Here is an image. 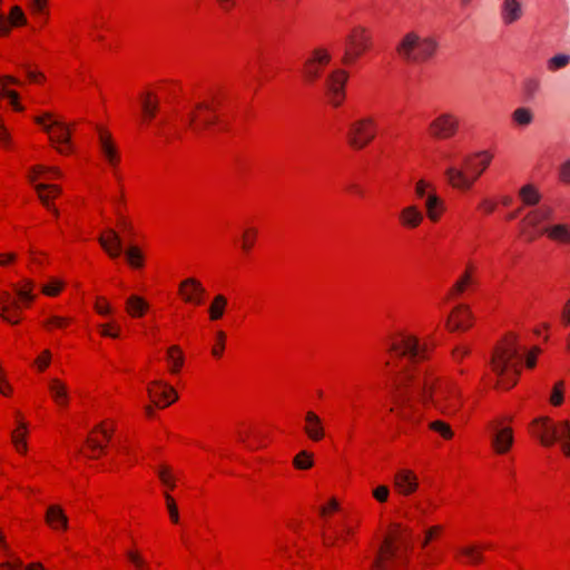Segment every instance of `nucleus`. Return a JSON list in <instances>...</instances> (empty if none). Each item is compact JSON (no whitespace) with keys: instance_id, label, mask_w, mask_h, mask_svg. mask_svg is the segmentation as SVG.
Returning a JSON list of instances; mask_svg holds the SVG:
<instances>
[{"instance_id":"f257e3e1","label":"nucleus","mask_w":570,"mask_h":570,"mask_svg":"<svg viewBox=\"0 0 570 570\" xmlns=\"http://www.w3.org/2000/svg\"><path fill=\"white\" fill-rule=\"evenodd\" d=\"M390 350L399 356L406 357L407 362L401 370L400 383L395 386L400 393L396 402L400 405L399 416L410 421L412 397L417 396L423 403H431L442 413L452 414L459 409L460 391L452 382L435 384V377L430 370L420 365V361L426 357V344H420L413 335H402L400 340L392 342Z\"/></svg>"},{"instance_id":"f03ea898","label":"nucleus","mask_w":570,"mask_h":570,"mask_svg":"<svg viewBox=\"0 0 570 570\" xmlns=\"http://www.w3.org/2000/svg\"><path fill=\"white\" fill-rule=\"evenodd\" d=\"M519 352L517 337L511 334L505 337L502 345L495 347L492 354V370L500 377L498 382L499 386L504 390L513 387L517 383V377L520 374Z\"/></svg>"},{"instance_id":"7ed1b4c3","label":"nucleus","mask_w":570,"mask_h":570,"mask_svg":"<svg viewBox=\"0 0 570 570\" xmlns=\"http://www.w3.org/2000/svg\"><path fill=\"white\" fill-rule=\"evenodd\" d=\"M492 155L481 150L463 158V167L450 166L445 169L449 184L460 190H469L488 168Z\"/></svg>"},{"instance_id":"20e7f679","label":"nucleus","mask_w":570,"mask_h":570,"mask_svg":"<svg viewBox=\"0 0 570 570\" xmlns=\"http://www.w3.org/2000/svg\"><path fill=\"white\" fill-rule=\"evenodd\" d=\"M440 43L434 36H421L417 31L411 30L404 33L396 45V52L406 62L421 63L432 59Z\"/></svg>"},{"instance_id":"39448f33","label":"nucleus","mask_w":570,"mask_h":570,"mask_svg":"<svg viewBox=\"0 0 570 570\" xmlns=\"http://www.w3.org/2000/svg\"><path fill=\"white\" fill-rule=\"evenodd\" d=\"M35 121L41 125L43 130L49 134L52 144L57 145L60 154H67L71 150L69 127L61 120L53 119L52 114L45 112L36 117Z\"/></svg>"},{"instance_id":"423d86ee","label":"nucleus","mask_w":570,"mask_h":570,"mask_svg":"<svg viewBox=\"0 0 570 570\" xmlns=\"http://www.w3.org/2000/svg\"><path fill=\"white\" fill-rule=\"evenodd\" d=\"M395 540L400 542V546L394 544L391 539L385 540L373 563L372 570H395L397 564L402 562L400 547H407L406 538L403 532H400L396 534Z\"/></svg>"},{"instance_id":"0eeeda50","label":"nucleus","mask_w":570,"mask_h":570,"mask_svg":"<svg viewBox=\"0 0 570 570\" xmlns=\"http://www.w3.org/2000/svg\"><path fill=\"white\" fill-rule=\"evenodd\" d=\"M553 215V208L547 205L534 208L524 216L522 219L523 227L521 234L528 242H533L538 236L543 235L541 226L542 223L550 220Z\"/></svg>"},{"instance_id":"6e6552de","label":"nucleus","mask_w":570,"mask_h":570,"mask_svg":"<svg viewBox=\"0 0 570 570\" xmlns=\"http://www.w3.org/2000/svg\"><path fill=\"white\" fill-rule=\"evenodd\" d=\"M371 37L364 27H355L346 38L343 63L354 62L370 47Z\"/></svg>"},{"instance_id":"1a4fd4ad","label":"nucleus","mask_w":570,"mask_h":570,"mask_svg":"<svg viewBox=\"0 0 570 570\" xmlns=\"http://www.w3.org/2000/svg\"><path fill=\"white\" fill-rule=\"evenodd\" d=\"M375 137V124L372 118H363L350 125L347 140L351 147L362 149Z\"/></svg>"},{"instance_id":"9d476101","label":"nucleus","mask_w":570,"mask_h":570,"mask_svg":"<svg viewBox=\"0 0 570 570\" xmlns=\"http://www.w3.org/2000/svg\"><path fill=\"white\" fill-rule=\"evenodd\" d=\"M331 61V53L325 48H315L303 65V75L308 83H314L322 76V70Z\"/></svg>"},{"instance_id":"9b49d317","label":"nucleus","mask_w":570,"mask_h":570,"mask_svg":"<svg viewBox=\"0 0 570 570\" xmlns=\"http://www.w3.org/2000/svg\"><path fill=\"white\" fill-rule=\"evenodd\" d=\"M460 127L459 118L452 112H442L429 125V132L435 139H449L453 137Z\"/></svg>"},{"instance_id":"f8f14e48","label":"nucleus","mask_w":570,"mask_h":570,"mask_svg":"<svg viewBox=\"0 0 570 570\" xmlns=\"http://www.w3.org/2000/svg\"><path fill=\"white\" fill-rule=\"evenodd\" d=\"M348 73L343 69L333 70L326 78L324 88L331 104L340 106L345 97L344 88Z\"/></svg>"},{"instance_id":"ddd939ff","label":"nucleus","mask_w":570,"mask_h":570,"mask_svg":"<svg viewBox=\"0 0 570 570\" xmlns=\"http://www.w3.org/2000/svg\"><path fill=\"white\" fill-rule=\"evenodd\" d=\"M148 395L153 402L160 407L168 406L177 400L175 390L160 381H155L151 386L148 387Z\"/></svg>"},{"instance_id":"4468645a","label":"nucleus","mask_w":570,"mask_h":570,"mask_svg":"<svg viewBox=\"0 0 570 570\" xmlns=\"http://www.w3.org/2000/svg\"><path fill=\"white\" fill-rule=\"evenodd\" d=\"M554 425L548 417H539L532 422V432L538 436L544 446H550L556 442Z\"/></svg>"},{"instance_id":"2eb2a0df","label":"nucleus","mask_w":570,"mask_h":570,"mask_svg":"<svg viewBox=\"0 0 570 570\" xmlns=\"http://www.w3.org/2000/svg\"><path fill=\"white\" fill-rule=\"evenodd\" d=\"M179 293L183 295L185 302L202 304V297L205 294V288L202 283L195 278H187L179 285Z\"/></svg>"},{"instance_id":"dca6fc26","label":"nucleus","mask_w":570,"mask_h":570,"mask_svg":"<svg viewBox=\"0 0 570 570\" xmlns=\"http://www.w3.org/2000/svg\"><path fill=\"white\" fill-rule=\"evenodd\" d=\"M472 314L464 305H459L450 315L446 326L450 331H465L471 327Z\"/></svg>"},{"instance_id":"f3484780","label":"nucleus","mask_w":570,"mask_h":570,"mask_svg":"<svg viewBox=\"0 0 570 570\" xmlns=\"http://www.w3.org/2000/svg\"><path fill=\"white\" fill-rule=\"evenodd\" d=\"M98 242L111 258L119 257L124 252L122 240L119 234L114 229H108L107 236L100 235Z\"/></svg>"},{"instance_id":"a211bd4d","label":"nucleus","mask_w":570,"mask_h":570,"mask_svg":"<svg viewBox=\"0 0 570 570\" xmlns=\"http://www.w3.org/2000/svg\"><path fill=\"white\" fill-rule=\"evenodd\" d=\"M394 485L404 495L413 493L417 489V479L410 470H401L394 476Z\"/></svg>"},{"instance_id":"6ab92c4d","label":"nucleus","mask_w":570,"mask_h":570,"mask_svg":"<svg viewBox=\"0 0 570 570\" xmlns=\"http://www.w3.org/2000/svg\"><path fill=\"white\" fill-rule=\"evenodd\" d=\"M523 16V8L519 0H503L501 6V19L507 26L513 24Z\"/></svg>"},{"instance_id":"aec40b11","label":"nucleus","mask_w":570,"mask_h":570,"mask_svg":"<svg viewBox=\"0 0 570 570\" xmlns=\"http://www.w3.org/2000/svg\"><path fill=\"white\" fill-rule=\"evenodd\" d=\"M542 233L556 243L562 245L570 244V224L547 225L542 228Z\"/></svg>"},{"instance_id":"412c9836","label":"nucleus","mask_w":570,"mask_h":570,"mask_svg":"<svg viewBox=\"0 0 570 570\" xmlns=\"http://www.w3.org/2000/svg\"><path fill=\"white\" fill-rule=\"evenodd\" d=\"M304 431L312 441H320L324 438V428L321 417L313 411L305 414Z\"/></svg>"},{"instance_id":"4be33fe9","label":"nucleus","mask_w":570,"mask_h":570,"mask_svg":"<svg viewBox=\"0 0 570 570\" xmlns=\"http://www.w3.org/2000/svg\"><path fill=\"white\" fill-rule=\"evenodd\" d=\"M26 16L18 6L12 7L8 18L0 12V36L7 35L10 31V23L12 26H22L26 24Z\"/></svg>"},{"instance_id":"5701e85b","label":"nucleus","mask_w":570,"mask_h":570,"mask_svg":"<svg viewBox=\"0 0 570 570\" xmlns=\"http://www.w3.org/2000/svg\"><path fill=\"white\" fill-rule=\"evenodd\" d=\"M20 308L18 301L13 299L8 292L0 294V317L11 324H17L18 320L10 313L17 312Z\"/></svg>"},{"instance_id":"b1692460","label":"nucleus","mask_w":570,"mask_h":570,"mask_svg":"<svg viewBox=\"0 0 570 570\" xmlns=\"http://www.w3.org/2000/svg\"><path fill=\"white\" fill-rule=\"evenodd\" d=\"M512 444L513 432L510 428L497 430L492 436V445L499 454L508 452Z\"/></svg>"},{"instance_id":"393cba45","label":"nucleus","mask_w":570,"mask_h":570,"mask_svg":"<svg viewBox=\"0 0 570 570\" xmlns=\"http://www.w3.org/2000/svg\"><path fill=\"white\" fill-rule=\"evenodd\" d=\"M423 218L422 212L415 205L406 206L400 213L401 224L406 228H416Z\"/></svg>"},{"instance_id":"a878e982","label":"nucleus","mask_w":570,"mask_h":570,"mask_svg":"<svg viewBox=\"0 0 570 570\" xmlns=\"http://www.w3.org/2000/svg\"><path fill=\"white\" fill-rule=\"evenodd\" d=\"M99 132V145L102 154L105 155L108 163L115 166L118 161V155L116 147L111 140V136L109 132L104 129H98Z\"/></svg>"},{"instance_id":"bb28decb","label":"nucleus","mask_w":570,"mask_h":570,"mask_svg":"<svg viewBox=\"0 0 570 570\" xmlns=\"http://www.w3.org/2000/svg\"><path fill=\"white\" fill-rule=\"evenodd\" d=\"M46 521L55 530L68 528V518L59 505H50L47 509Z\"/></svg>"},{"instance_id":"cd10ccee","label":"nucleus","mask_w":570,"mask_h":570,"mask_svg":"<svg viewBox=\"0 0 570 570\" xmlns=\"http://www.w3.org/2000/svg\"><path fill=\"white\" fill-rule=\"evenodd\" d=\"M148 303L138 295H130L126 301V311L131 317H141L148 311Z\"/></svg>"},{"instance_id":"c85d7f7f","label":"nucleus","mask_w":570,"mask_h":570,"mask_svg":"<svg viewBox=\"0 0 570 570\" xmlns=\"http://www.w3.org/2000/svg\"><path fill=\"white\" fill-rule=\"evenodd\" d=\"M426 215L432 222H436L440 218L441 212L443 210V202L434 193H429L425 199Z\"/></svg>"},{"instance_id":"c756f323","label":"nucleus","mask_w":570,"mask_h":570,"mask_svg":"<svg viewBox=\"0 0 570 570\" xmlns=\"http://www.w3.org/2000/svg\"><path fill=\"white\" fill-rule=\"evenodd\" d=\"M36 189L42 204L47 208L52 209L55 215H58V210L51 207L49 199L50 197H56L60 193L59 187L56 185L39 184L36 186Z\"/></svg>"},{"instance_id":"7c9ffc66","label":"nucleus","mask_w":570,"mask_h":570,"mask_svg":"<svg viewBox=\"0 0 570 570\" xmlns=\"http://www.w3.org/2000/svg\"><path fill=\"white\" fill-rule=\"evenodd\" d=\"M159 101L158 98L151 92H147L141 97V109L144 116L148 119H151L156 116L158 110Z\"/></svg>"},{"instance_id":"2f4dec72","label":"nucleus","mask_w":570,"mask_h":570,"mask_svg":"<svg viewBox=\"0 0 570 570\" xmlns=\"http://www.w3.org/2000/svg\"><path fill=\"white\" fill-rule=\"evenodd\" d=\"M511 117H512L513 122L520 127H527V126L531 125L534 120V114L528 107L517 108L512 112Z\"/></svg>"},{"instance_id":"473e14b6","label":"nucleus","mask_w":570,"mask_h":570,"mask_svg":"<svg viewBox=\"0 0 570 570\" xmlns=\"http://www.w3.org/2000/svg\"><path fill=\"white\" fill-rule=\"evenodd\" d=\"M227 306V298L218 294L213 298V302L208 308L209 318L212 321H217L223 317L225 308Z\"/></svg>"},{"instance_id":"72a5a7b5","label":"nucleus","mask_w":570,"mask_h":570,"mask_svg":"<svg viewBox=\"0 0 570 570\" xmlns=\"http://www.w3.org/2000/svg\"><path fill=\"white\" fill-rule=\"evenodd\" d=\"M33 282L31 279H23L22 285L18 286L14 285V292L17 296L23 302V303H31L35 299V294L32 293L33 289Z\"/></svg>"},{"instance_id":"f704fd0d","label":"nucleus","mask_w":570,"mask_h":570,"mask_svg":"<svg viewBox=\"0 0 570 570\" xmlns=\"http://www.w3.org/2000/svg\"><path fill=\"white\" fill-rule=\"evenodd\" d=\"M26 434L27 424L24 422H19L18 429L14 430L11 434V439L17 451L20 453H24L27 451V443L24 441Z\"/></svg>"},{"instance_id":"c9c22d12","label":"nucleus","mask_w":570,"mask_h":570,"mask_svg":"<svg viewBox=\"0 0 570 570\" xmlns=\"http://www.w3.org/2000/svg\"><path fill=\"white\" fill-rule=\"evenodd\" d=\"M519 194H520V197H521L523 204L527 205V206H534L541 199L540 193L532 185L523 186L520 189Z\"/></svg>"},{"instance_id":"e433bc0d","label":"nucleus","mask_w":570,"mask_h":570,"mask_svg":"<svg viewBox=\"0 0 570 570\" xmlns=\"http://www.w3.org/2000/svg\"><path fill=\"white\" fill-rule=\"evenodd\" d=\"M49 390L52 393L55 401L59 404H66L68 401V393L66 385L58 379L50 382Z\"/></svg>"},{"instance_id":"4c0bfd02","label":"nucleus","mask_w":570,"mask_h":570,"mask_svg":"<svg viewBox=\"0 0 570 570\" xmlns=\"http://www.w3.org/2000/svg\"><path fill=\"white\" fill-rule=\"evenodd\" d=\"M459 552L466 558L468 562L473 564L479 563L483 560L481 547L475 544L459 548Z\"/></svg>"},{"instance_id":"58836bf2","label":"nucleus","mask_w":570,"mask_h":570,"mask_svg":"<svg viewBox=\"0 0 570 570\" xmlns=\"http://www.w3.org/2000/svg\"><path fill=\"white\" fill-rule=\"evenodd\" d=\"M570 63V55L559 53L550 58L547 62L548 69L550 71H557L567 67Z\"/></svg>"},{"instance_id":"ea45409f","label":"nucleus","mask_w":570,"mask_h":570,"mask_svg":"<svg viewBox=\"0 0 570 570\" xmlns=\"http://www.w3.org/2000/svg\"><path fill=\"white\" fill-rule=\"evenodd\" d=\"M313 463L312 454L307 451H301L293 460L294 466L299 470H307Z\"/></svg>"},{"instance_id":"a19ab883","label":"nucleus","mask_w":570,"mask_h":570,"mask_svg":"<svg viewBox=\"0 0 570 570\" xmlns=\"http://www.w3.org/2000/svg\"><path fill=\"white\" fill-rule=\"evenodd\" d=\"M564 387H566V384L563 381H558L553 385L551 394H550V399H549L550 403L553 406H560L563 403Z\"/></svg>"},{"instance_id":"79ce46f5","label":"nucleus","mask_w":570,"mask_h":570,"mask_svg":"<svg viewBox=\"0 0 570 570\" xmlns=\"http://www.w3.org/2000/svg\"><path fill=\"white\" fill-rule=\"evenodd\" d=\"M168 360L171 363V372H178L184 362L181 351L178 346L174 345L168 348Z\"/></svg>"},{"instance_id":"37998d69","label":"nucleus","mask_w":570,"mask_h":570,"mask_svg":"<svg viewBox=\"0 0 570 570\" xmlns=\"http://www.w3.org/2000/svg\"><path fill=\"white\" fill-rule=\"evenodd\" d=\"M125 255L132 267H141L142 266V254L140 249L136 246H129L125 250Z\"/></svg>"},{"instance_id":"c03bdc74","label":"nucleus","mask_w":570,"mask_h":570,"mask_svg":"<svg viewBox=\"0 0 570 570\" xmlns=\"http://www.w3.org/2000/svg\"><path fill=\"white\" fill-rule=\"evenodd\" d=\"M0 97H8L17 111L23 110V107L18 102V94L14 90L7 89L6 83L2 82V79H0Z\"/></svg>"},{"instance_id":"a18cd8bd","label":"nucleus","mask_w":570,"mask_h":570,"mask_svg":"<svg viewBox=\"0 0 570 570\" xmlns=\"http://www.w3.org/2000/svg\"><path fill=\"white\" fill-rule=\"evenodd\" d=\"M556 441L570 442V423L568 421H561L558 425H554Z\"/></svg>"},{"instance_id":"49530a36","label":"nucleus","mask_w":570,"mask_h":570,"mask_svg":"<svg viewBox=\"0 0 570 570\" xmlns=\"http://www.w3.org/2000/svg\"><path fill=\"white\" fill-rule=\"evenodd\" d=\"M430 429L440 433L444 439H451L453 435L451 426L440 420L431 422Z\"/></svg>"},{"instance_id":"de8ad7c7","label":"nucleus","mask_w":570,"mask_h":570,"mask_svg":"<svg viewBox=\"0 0 570 570\" xmlns=\"http://www.w3.org/2000/svg\"><path fill=\"white\" fill-rule=\"evenodd\" d=\"M126 556L137 570H148L147 562L138 552L128 551Z\"/></svg>"},{"instance_id":"09e8293b","label":"nucleus","mask_w":570,"mask_h":570,"mask_svg":"<svg viewBox=\"0 0 570 570\" xmlns=\"http://www.w3.org/2000/svg\"><path fill=\"white\" fill-rule=\"evenodd\" d=\"M62 287L63 283L61 281L52 279L49 284L42 286V293L48 296H56Z\"/></svg>"},{"instance_id":"8fccbe9b","label":"nucleus","mask_w":570,"mask_h":570,"mask_svg":"<svg viewBox=\"0 0 570 570\" xmlns=\"http://www.w3.org/2000/svg\"><path fill=\"white\" fill-rule=\"evenodd\" d=\"M257 235V230L255 228H250V229H247L245 230L244 235H243V249L244 250H249L250 247L253 246V243H254V239Z\"/></svg>"},{"instance_id":"3c124183","label":"nucleus","mask_w":570,"mask_h":570,"mask_svg":"<svg viewBox=\"0 0 570 570\" xmlns=\"http://www.w3.org/2000/svg\"><path fill=\"white\" fill-rule=\"evenodd\" d=\"M165 498H166L167 508H168L170 519L173 522L177 523L179 521V514H178V510L175 504V501L168 493L165 494Z\"/></svg>"},{"instance_id":"603ef678","label":"nucleus","mask_w":570,"mask_h":570,"mask_svg":"<svg viewBox=\"0 0 570 570\" xmlns=\"http://www.w3.org/2000/svg\"><path fill=\"white\" fill-rule=\"evenodd\" d=\"M69 322H70V320L67 317L52 315L45 322V325L46 326L52 325V326L60 328V327H63L65 325H67Z\"/></svg>"},{"instance_id":"864d4df0","label":"nucleus","mask_w":570,"mask_h":570,"mask_svg":"<svg viewBox=\"0 0 570 570\" xmlns=\"http://www.w3.org/2000/svg\"><path fill=\"white\" fill-rule=\"evenodd\" d=\"M389 494H390V490L385 485H380L373 490V497L379 502H385L389 498Z\"/></svg>"},{"instance_id":"5fc2aeb1","label":"nucleus","mask_w":570,"mask_h":570,"mask_svg":"<svg viewBox=\"0 0 570 570\" xmlns=\"http://www.w3.org/2000/svg\"><path fill=\"white\" fill-rule=\"evenodd\" d=\"M559 177L560 179L566 183L570 184V159L566 160L559 169Z\"/></svg>"},{"instance_id":"6e6d98bb","label":"nucleus","mask_w":570,"mask_h":570,"mask_svg":"<svg viewBox=\"0 0 570 570\" xmlns=\"http://www.w3.org/2000/svg\"><path fill=\"white\" fill-rule=\"evenodd\" d=\"M217 340L218 343L213 347L212 353L214 356H220L224 351V341H225V333L219 331L217 332Z\"/></svg>"},{"instance_id":"4d7b16f0","label":"nucleus","mask_w":570,"mask_h":570,"mask_svg":"<svg viewBox=\"0 0 570 570\" xmlns=\"http://www.w3.org/2000/svg\"><path fill=\"white\" fill-rule=\"evenodd\" d=\"M29 6L33 13L40 14L45 12L47 0H29Z\"/></svg>"},{"instance_id":"13d9d810","label":"nucleus","mask_w":570,"mask_h":570,"mask_svg":"<svg viewBox=\"0 0 570 570\" xmlns=\"http://www.w3.org/2000/svg\"><path fill=\"white\" fill-rule=\"evenodd\" d=\"M51 354L48 350L43 351L42 354L36 360V364L40 370H45L50 362Z\"/></svg>"},{"instance_id":"bf43d9fd","label":"nucleus","mask_w":570,"mask_h":570,"mask_svg":"<svg viewBox=\"0 0 570 570\" xmlns=\"http://www.w3.org/2000/svg\"><path fill=\"white\" fill-rule=\"evenodd\" d=\"M95 308L100 315H108L111 313V307L102 298L97 301Z\"/></svg>"},{"instance_id":"052dcab7","label":"nucleus","mask_w":570,"mask_h":570,"mask_svg":"<svg viewBox=\"0 0 570 570\" xmlns=\"http://www.w3.org/2000/svg\"><path fill=\"white\" fill-rule=\"evenodd\" d=\"M429 186L430 185L425 180H423V179L419 180L416 183V185H415V194H416V196L420 197V198L426 197L428 196L426 188Z\"/></svg>"},{"instance_id":"680f3d73","label":"nucleus","mask_w":570,"mask_h":570,"mask_svg":"<svg viewBox=\"0 0 570 570\" xmlns=\"http://www.w3.org/2000/svg\"><path fill=\"white\" fill-rule=\"evenodd\" d=\"M441 531V527L440 525H435V527H432L430 528L428 531H426V534H425V538L424 540L422 541V547H426L429 544V542L433 539V537L439 533Z\"/></svg>"},{"instance_id":"e2e57ef3","label":"nucleus","mask_w":570,"mask_h":570,"mask_svg":"<svg viewBox=\"0 0 570 570\" xmlns=\"http://www.w3.org/2000/svg\"><path fill=\"white\" fill-rule=\"evenodd\" d=\"M470 282V276L469 274H465L461 279H459L454 286H453V292L455 293H462L466 286V284Z\"/></svg>"},{"instance_id":"0e129e2a","label":"nucleus","mask_w":570,"mask_h":570,"mask_svg":"<svg viewBox=\"0 0 570 570\" xmlns=\"http://www.w3.org/2000/svg\"><path fill=\"white\" fill-rule=\"evenodd\" d=\"M158 475L164 484L171 489L175 487V484L170 481L169 471L167 468H161L158 472Z\"/></svg>"},{"instance_id":"69168bd1","label":"nucleus","mask_w":570,"mask_h":570,"mask_svg":"<svg viewBox=\"0 0 570 570\" xmlns=\"http://www.w3.org/2000/svg\"><path fill=\"white\" fill-rule=\"evenodd\" d=\"M470 353V348L466 346H458L453 350L452 354L454 360L461 361L465 355Z\"/></svg>"},{"instance_id":"338daca9","label":"nucleus","mask_w":570,"mask_h":570,"mask_svg":"<svg viewBox=\"0 0 570 570\" xmlns=\"http://www.w3.org/2000/svg\"><path fill=\"white\" fill-rule=\"evenodd\" d=\"M20 567H22V561L18 558L13 559V562L0 563V569L17 570Z\"/></svg>"},{"instance_id":"774afa93","label":"nucleus","mask_w":570,"mask_h":570,"mask_svg":"<svg viewBox=\"0 0 570 570\" xmlns=\"http://www.w3.org/2000/svg\"><path fill=\"white\" fill-rule=\"evenodd\" d=\"M562 321L566 325L570 324V299L566 303L562 311Z\"/></svg>"}]
</instances>
